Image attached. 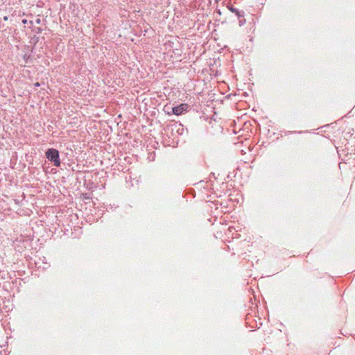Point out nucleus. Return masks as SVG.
<instances>
[{
    "instance_id": "obj_4",
    "label": "nucleus",
    "mask_w": 355,
    "mask_h": 355,
    "mask_svg": "<svg viewBox=\"0 0 355 355\" xmlns=\"http://www.w3.org/2000/svg\"><path fill=\"white\" fill-rule=\"evenodd\" d=\"M245 22H246V20L244 18V17H241L240 19H239V25L240 26L244 25L245 24Z\"/></svg>"
},
{
    "instance_id": "obj_9",
    "label": "nucleus",
    "mask_w": 355,
    "mask_h": 355,
    "mask_svg": "<svg viewBox=\"0 0 355 355\" xmlns=\"http://www.w3.org/2000/svg\"><path fill=\"white\" fill-rule=\"evenodd\" d=\"M35 86H40V83H35Z\"/></svg>"
},
{
    "instance_id": "obj_10",
    "label": "nucleus",
    "mask_w": 355,
    "mask_h": 355,
    "mask_svg": "<svg viewBox=\"0 0 355 355\" xmlns=\"http://www.w3.org/2000/svg\"><path fill=\"white\" fill-rule=\"evenodd\" d=\"M29 23H30L31 25H33V21H29Z\"/></svg>"
},
{
    "instance_id": "obj_7",
    "label": "nucleus",
    "mask_w": 355,
    "mask_h": 355,
    "mask_svg": "<svg viewBox=\"0 0 355 355\" xmlns=\"http://www.w3.org/2000/svg\"><path fill=\"white\" fill-rule=\"evenodd\" d=\"M22 23H23L24 24H27V23H28V20H27L26 19H22Z\"/></svg>"
},
{
    "instance_id": "obj_1",
    "label": "nucleus",
    "mask_w": 355,
    "mask_h": 355,
    "mask_svg": "<svg viewBox=\"0 0 355 355\" xmlns=\"http://www.w3.org/2000/svg\"><path fill=\"white\" fill-rule=\"evenodd\" d=\"M46 158L51 162H53L55 166H60V159L59 155V151L55 148H49L46 152Z\"/></svg>"
},
{
    "instance_id": "obj_6",
    "label": "nucleus",
    "mask_w": 355,
    "mask_h": 355,
    "mask_svg": "<svg viewBox=\"0 0 355 355\" xmlns=\"http://www.w3.org/2000/svg\"><path fill=\"white\" fill-rule=\"evenodd\" d=\"M41 22H42V20H41V19H40V17H37V18L35 19V23H36L37 24H41Z\"/></svg>"
},
{
    "instance_id": "obj_3",
    "label": "nucleus",
    "mask_w": 355,
    "mask_h": 355,
    "mask_svg": "<svg viewBox=\"0 0 355 355\" xmlns=\"http://www.w3.org/2000/svg\"><path fill=\"white\" fill-rule=\"evenodd\" d=\"M227 8L229 10H230L232 13H234L238 19H240L241 17H243L245 12L243 10H240L234 7L233 5H228Z\"/></svg>"
},
{
    "instance_id": "obj_8",
    "label": "nucleus",
    "mask_w": 355,
    "mask_h": 355,
    "mask_svg": "<svg viewBox=\"0 0 355 355\" xmlns=\"http://www.w3.org/2000/svg\"><path fill=\"white\" fill-rule=\"evenodd\" d=\"M8 17L7 16H5V17H3V19H4L5 21H7V20H8Z\"/></svg>"
},
{
    "instance_id": "obj_2",
    "label": "nucleus",
    "mask_w": 355,
    "mask_h": 355,
    "mask_svg": "<svg viewBox=\"0 0 355 355\" xmlns=\"http://www.w3.org/2000/svg\"><path fill=\"white\" fill-rule=\"evenodd\" d=\"M189 106L187 103H182L178 106L173 107L172 108V112L175 115H180L184 112H187L189 109Z\"/></svg>"
},
{
    "instance_id": "obj_5",
    "label": "nucleus",
    "mask_w": 355,
    "mask_h": 355,
    "mask_svg": "<svg viewBox=\"0 0 355 355\" xmlns=\"http://www.w3.org/2000/svg\"><path fill=\"white\" fill-rule=\"evenodd\" d=\"M34 31L37 33V34H40L42 33V28H40V27H37L34 29Z\"/></svg>"
}]
</instances>
